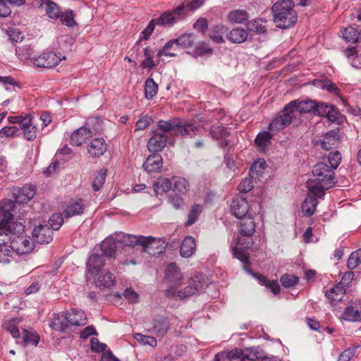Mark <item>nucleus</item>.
<instances>
[{
  "mask_svg": "<svg viewBox=\"0 0 361 361\" xmlns=\"http://www.w3.org/2000/svg\"><path fill=\"white\" fill-rule=\"evenodd\" d=\"M295 4L292 0H280L272 6L274 22L276 27L288 29L293 26L298 20Z\"/></svg>",
  "mask_w": 361,
  "mask_h": 361,
  "instance_id": "3",
  "label": "nucleus"
},
{
  "mask_svg": "<svg viewBox=\"0 0 361 361\" xmlns=\"http://www.w3.org/2000/svg\"><path fill=\"white\" fill-rule=\"evenodd\" d=\"M15 204L9 200H4L0 202V221L5 222V231L7 235L11 238L16 235H23L25 230V226L22 223L11 221L13 214L11 211L13 210Z\"/></svg>",
  "mask_w": 361,
  "mask_h": 361,
  "instance_id": "4",
  "label": "nucleus"
},
{
  "mask_svg": "<svg viewBox=\"0 0 361 361\" xmlns=\"http://www.w3.org/2000/svg\"><path fill=\"white\" fill-rule=\"evenodd\" d=\"M227 18L233 23H243L249 18L248 13L245 10L237 9L228 13Z\"/></svg>",
  "mask_w": 361,
  "mask_h": 361,
  "instance_id": "37",
  "label": "nucleus"
},
{
  "mask_svg": "<svg viewBox=\"0 0 361 361\" xmlns=\"http://www.w3.org/2000/svg\"><path fill=\"white\" fill-rule=\"evenodd\" d=\"M314 196V195L313 196H307L302 204V212L307 216H310L314 214L318 203L317 200Z\"/></svg>",
  "mask_w": 361,
  "mask_h": 361,
  "instance_id": "38",
  "label": "nucleus"
},
{
  "mask_svg": "<svg viewBox=\"0 0 361 361\" xmlns=\"http://www.w3.org/2000/svg\"><path fill=\"white\" fill-rule=\"evenodd\" d=\"M345 290L341 283H338L335 287L326 292V296L331 301H339L345 294Z\"/></svg>",
  "mask_w": 361,
  "mask_h": 361,
  "instance_id": "39",
  "label": "nucleus"
},
{
  "mask_svg": "<svg viewBox=\"0 0 361 361\" xmlns=\"http://www.w3.org/2000/svg\"><path fill=\"white\" fill-rule=\"evenodd\" d=\"M176 45L183 49L191 47L195 42V36L190 33H186L175 39Z\"/></svg>",
  "mask_w": 361,
  "mask_h": 361,
  "instance_id": "41",
  "label": "nucleus"
},
{
  "mask_svg": "<svg viewBox=\"0 0 361 361\" xmlns=\"http://www.w3.org/2000/svg\"><path fill=\"white\" fill-rule=\"evenodd\" d=\"M169 322L166 318L154 321L152 331L157 336L164 337L169 329Z\"/></svg>",
  "mask_w": 361,
  "mask_h": 361,
  "instance_id": "36",
  "label": "nucleus"
},
{
  "mask_svg": "<svg viewBox=\"0 0 361 361\" xmlns=\"http://www.w3.org/2000/svg\"><path fill=\"white\" fill-rule=\"evenodd\" d=\"M312 173L315 178L307 181V188L312 195L322 198L325 194L324 190L335 184L334 172L326 164L319 162L314 166Z\"/></svg>",
  "mask_w": 361,
  "mask_h": 361,
  "instance_id": "1",
  "label": "nucleus"
},
{
  "mask_svg": "<svg viewBox=\"0 0 361 361\" xmlns=\"http://www.w3.org/2000/svg\"><path fill=\"white\" fill-rule=\"evenodd\" d=\"M10 247L17 255H25L30 252L34 247L30 237L16 235L11 238Z\"/></svg>",
  "mask_w": 361,
  "mask_h": 361,
  "instance_id": "10",
  "label": "nucleus"
},
{
  "mask_svg": "<svg viewBox=\"0 0 361 361\" xmlns=\"http://www.w3.org/2000/svg\"><path fill=\"white\" fill-rule=\"evenodd\" d=\"M158 85L152 78H147L145 81V92L147 99H152L157 93Z\"/></svg>",
  "mask_w": 361,
  "mask_h": 361,
  "instance_id": "43",
  "label": "nucleus"
},
{
  "mask_svg": "<svg viewBox=\"0 0 361 361\" xmlns=\"http://www.w3.org/2000/svg\"><path fill=\"white\" fill-rule=\"evenodd\" d=\"M185 13V6H180L171 12H165L157 19L154 20L157 25H171L179 20Z\"/></svg>",
  "mask_w": 361,
  "mask_h": 361,
  "instance_id": "13",
  "label": "nucleus"
},
{
  "mask_svg": "<svg viewBox=\"0 0 361 361\" xmlns=\"http://www.w3.org/2000/svg\"><path fill=\"white\" fill-rule=\"evenodd\" d=\"M171 180L173 190L174 191L182 195H185L189 191L190 184L186 178L180 176H173Z\"/></svg>",
  "mask_w": 361,
  "mask_h": 361,
  "instance_id": "33",
  "label": "nucleus"
},
{
  "mask_svg": "<svg viewBox=\"0 0 361 361\" xmlns=\"http://www.w3.org/2000/svg\"><path fill=\"white\" fill-rule=\"evenodd\" d=\"M145 238L154 240V243L147 245L146 247H142L144 252H148L150 255H156L161 253L165 249L164 241L161 238H155L152 236H145Z\"/></svg>",
  "mask_w": 361,
  "mask_h": 361,
  "instance_id": "35",
  "label": "nucleus"
},
{
  "mask_svg": "<svg viewBox=\"0 0 361 361\" xmlns=\"http://www.w3.org/2000/svg\"><path fill=\"white\" fill-rule=\"evenodd\" d=\"M356 350V347L348 348L347 350L341 353L337 361H350V359L354 356Z\"/></svg>",
  "mask_w": 361,
  "mask_h": 361,
  "instance_id": "64",
  "label": "nucleus"
},
{
  "mask_svg": "<svg viewBox=\"0 0 361 361\" xmlns=\"http://www.w3.org/2000/svg\"><path fill=\"white\" fill-rule=\"evenodd\" d=\"M92 135V131L86 127H80L75 130L71 136V144L80 146L86 142Z\"/></svg>",
  "mask_w": 361,
  "mask_h": 361,
  "instance_id": "23",
  "label": "nucleus"
},
{
  "mask_svg": "<svg viewBox=\"0 0 361 361\" xmlns=\"http://www.w3.org/2000/svg\"><path fill=\"white\" fill-rule=\"evenodd\" d=\"M61 58L54 52H46L33 59V64L39 68H50L59 64Z\"/></svg>",
  "mask_w": 361,
  "mask_h": 361,
  "instance_id": "12",
  "label": "nucleus"
},
{
  "mask_svg": "<svg viewBox=\"0 0 361 361\" xmlns=\"http://www.w3.org/2000/svg\"><path fill=\"white\" fill-rule=\"evenodd\" d=\"M202 212V207L200 204H194L191 207L188 215V220L185 222V225L189 226L193 224L197 219L199 215Z\"/></svg>",
  "mask_w": 361,
  "mask_h": 361,
  "instance_id": "45",
  "label": "nucleus"
},
{
  "mask_svg": "<svg viewBox=\"0 0 361 361\" xmlns=\"http://www.w3.org/2000/svg\"><path fill=\"white\" fill-rule=\"evenodd\" d=\"M196 250V242L193 237L186 236L180 246V254L183 257H191Z\"/></svg>",
  "mask_w": 361,
  "mask_h": 361,
  "instance_id": "29",
  "label": "nucleus"
},
{
  "mask_svg": "<svg viewBox=\"0 0 361 361\" xmlns=\"http://www.w3.org/2000/svg\"><path fill=\"white\" fill-rule=\"evenodd\" d=\"M153 188L157 195H161L172 188V180L160 177L153 184Z\"/></svg>",
  "mask_w": 361,
  "mask_h": 361,
  "instance_id": "34",
  "label": "nucleus"
},
{
  "mask_svg": "<svg viewBox=\"0 0 361 361\" xmlns=\"http://www.w3.org/2000/svg\"><path fill=\"white\" fill-rule=\"evenodd\" d=\"M292 104H288L283 109L282 114L276 117L269 126L271 131H278L288 126L293 118V115L290 110Z\"/></svg>",
  "mask_w": 361,
  "mask_h": 361,
  "instance_id": "11",
  "label": "nucleus"
},
{
  "mask_svg": "<svg viewBox=\"0 0 361 361\" xmlns=\"http://www.w3.org/2000/svg\"><path fill=\"white\" fill-rule=\"evenodd\" d=\"M21 322V319L19 318H14L12 319H9L8 321H6L3 326L4 328L9 332L11 336L15 338H18L20 337V334L19 331V329L17 327V325L19 324Z\"/></svg>",
  "mask_w": 361,
  "mask_h": 361,
  "instance_id": "40",
  "label": "nucleus"
},
{
  "mask_svg": "<svg viewBox=\"0 0 361 361\" xmlns=\"http://www.w3.org/2000/svg\"><path fill=\"white\" fill-rule=\"evenodd\" d=\"M23 338L25 345L33 344L35 346L38 344L39 341V337L35 332L29 331L27 330L23 331Z\"/></svg>",
  "mask_w": 361,
  "mask_h": 361,
  "instance_id": "50",
  "label": "nucleus"
},
{
  "mask_svg": "<svg viewBox=\"0 0 361 361\" xmlns=\"http://www.w3.org/2000/svg\"><path fill=\"white\" fill-rule=\"evenodd\" d=\"M167 137L164 133H154L147 142V148L151 152H159L164 148Z\"/></svg>",
  "mask_w": 361,
  "mask_h": 361,
  "instance_id": "24",
  "label": "nucleus"
},
{
  "mask_svg": "<svg viewBox=\"0 0 361 361\" xmlns=\"http://www.w3.org/2000/svg\"><path fill=\"white\" fill-rule=\"evenodd\" d=\"M107 175V170L102 169L98 174L95 176L92 182V188L94 190L98 191L103 185Z\"/></svg>",
  "mask_w": 361,
  "mask_h": 361,
  "instance_id": "47",
  "label": "nucleus"
},
{
  "mask_svg": "<svg viewBox=\"0 0 361 361\" xmlns=\"http://www.w3.org/2000/svg\"><path fill=\"white\" fill-rule=\"evenodd\" d=\"M341 161V155L338 151L330 152L328 156V163L329 167L334 171L336 169Z\"/></svg>",
  "mask_w": 361,
  "mask_h": 361,
  "instance_id": "55",
  "label": "nucleus"
},
{
  "mask_svg": "<svg viewBox=\"0 0 361 361\" xmlns=\"http://www.w3.org/2000/svg\"><path fill=\"white\" fill-rule=\"evenodd\" d=\"M93 275L96 277L94 279L96 286L100 288H109L115 283V277L109 271H101Z\"/></svg>",
  "mask_w": 361,
  "mask_h": 361,
  "instance_id": "25",
  "label": "nucleus"
},
{
  "mask_svg": "<svg viewBox=\"0 0 361 361\" xmlns=\"http://www.w3.org/2000/svg\"><path fill=\"white\" fill-rule=\"evenodd\" d=\"M211 135L213 137L222 140L220 143L221 147L228 145L231 142L229 139L230 134L224 126H218L212 127Z\"/></svg>",
  "mask_w": 361,
  "mask_h": 361,
  "instance_id": "30",
  "label": "nucleus"
},
{
  "mask_svg": "<svg viewBox=\"0 0 361 361\" xmlns=\"http://www.w3.org/2000/svg\"><path fill=\"white\" fill-rule=\"evenodd\" d=\"M63 214L56 213L52 214L50 217L49 223L52 230H58L63 223Z\"/></svg>",
  "mask_w": 361,
  "mask_h": 361,
  "instance_id": "56",
  "label": "nucleus"
},
{
  "mask_svg": "<svg viewBox=\"0 0 361 361\" xmlns=\"http://www.w3.org/2000/svg\"><path fill=\"white\" fill-rule=\"evenodd\" d=\"M289 104H292L290 110L294 117L296 116L297 112L314 113L317 107V103L312 100H303L300 102L292 101Z\"/></svg>",
  "mask_w": 361,
  "mask_h": 361,
  "instance_id": "21",
  "label": "nucleus"
},
{
  "mask_svg": "<svg viewBox=\"0 0 361 361\" xmlns=\"http://www.w3.org/2000/svg\"><path fill=\"white\" fill-rule=\"evenodd\" d=\"M345 56L350 61V64L355 68H358V64L354 63L355 60L360 61V57L355 47L348 48L344 51Z\"/></svg>",
  "mask_w": 361,
  "mask_h": 361,
  "instance_id": "58",
  "label": "nucleus"
},
{
  "mask_svg": "<svg viewBox=\"0 0 361 361\" xmlns=\"http://www.w3.org/2000/svg\"><path fill=\"white\" fill-rule=\"evenodd\" d=\"M19 132V128L16 126H7L0 130V137H11Z\"/></svg>",
  "mask_w": 361,
  "mask_h": 361,
  "instance_id": "60",
  "label": "nucleus"
},
{
  "mask_svg": "<svg viewBox=\"0 0 361 361\" xmlns=\"http://www.w3.org/2000/svg\"><path fill=\"white\" fill-rule=\"evenodd\" d=\"M123 296L129 302L135 303L138 302L139 295L131 288H128L125 290Z\"/></svg>",
  "mask_w": 361,
  "mask_h": 361,
  "instance_id": "63",
  "label": "nucleus"
},
{
  "mask_svg": "<svg viewBox=\"0 0 361 361\" xmlns=\"http://www.w3.org/2000/svg\"><path fill=\"white\" fill-rule=\"evenodd\" d=\"M117 250L116 240L112 237L105 238L100 245L95 247L87 262L88 272L93 275L102 271L106 259L115 257Z\"/></svg>",
  "mask_w": 361,
  "mask_h": 361,
  "instance_id": "2",
  "label": "nucleus"
},
{
  "mask_svg": "<svg viewBox=\"0 0 361 361\" xmlns=\"http://www.w3.org/2000/svg\"><path fill=\"white\" fill-rule=\"evenodd\" d=\"M166 279L169 283H171L168 293L171 295H174L176 293L177 288L182 286V274L178 267L173 263L169 264L166 270Z\"/></svg>",
  "mask_w": 361,
  "mask_h": 361,
  "instance_id": "9",
  "label": "nucleus"
},
{
  "mask_svg": "<svg viewBox=\"0 0 361 361\" xmlns=\"http://www.w3.org/2000/svg\"><path fill=\"white\" fill-rule=\"evenodd\" d=\"M340 142L339 130H333L327 132L321 142L322 149L329 150L333 147H336Z\"/></svg>",
  "mask_w": 361,
  "mask_h": 361,
  "instance_id": "26",
  "label": "nucleus"
},
{
  "mask_svg": "<svg viewBox=\"0 0 361 361\" xmlns=\"http://www.w3.org/2000/svg\"><path fill=\"white\" fill-rule=\"evenodd\" d=\"M253 188L252 180L250 178H245L239 184L238 188L240 192H247Z\"/></svg>",
  "mask_w": 361,
  "mask_h": 361,
  "instance_id": "62",
  "label": "nucleus"
},
{
  "mask_svg": "<svg viewBox=\"0 0 361 361\" xmlns=\"http://www.w3.org/2000/svg\"><path fill=\"white\" fill-rule=\"evenodd\" d=\"M231 211L232 214L238 219H241L248 214H251L248 212L249 204L246 199L241 197L233 199L231 203Z\"/></svg>",
  "mask_w": 361,
  "mask_h": 361,
  "instance_id": "14",
  "label": "nucleus"
},
{
  "mask_svg": "<svg viewBox=\"0 0 361 361\" xmlns=\"http://www.w3.org/2000/svg\"><path fill=\"white\" fill-rule=\"evenodd\" d=\"M271 135L269 132L259 133L255 138V143L257 145L264 147L270 142Z\"/></svg>",
  "mask_w": 361,
  "mask_h": 361,
  "instance_id": "57",
  "label": "nucleus"
},
{
  "mask_svg": "<svg viewBox=\"0 0 361 361\" xmlns=\"http://www.w3.org/2000/svg\"><path fill=\"white\" fill-rule=\"evenodd\" d=\"M35 194L36 188L32 185H25L22 188H15L13 191L16 202L20 204L27 203Z\"/></svg>",
  "mask_w": 361,
  "mask_h": 361,
  "instance_id": "15",
  "label": "nucleus"
},
{
  "mask_svg": "<svg viewBox=\"0 0 361 361\" xmlns=\"http://www.w3.org/2000/svg\"><path fill=\"white\" fill-rule=\"evenodd\" d=\"M153 54V51L149 48H145L144 49L145 59L141 63L142 68H153L156 67V63L152 59Z\"/></svg>",
  "mask_w": 361,
  "mask_h": 361,
  "instance_id": "48",
  "label": "nucleus"
},
{
  "mask_svg": "<svg viewBox=\"0 0 361 361\" xmlns=\"http://www.w3.org/2000/svg\"><path fill=\"white\" fill-rule=\"evenodd\" d=\"M360 317V312L353 307H346L343 314V318L348 321H357Z\"/></svg>",
  "mask_w": 361,
  "mask_h": 361,
  "instance_id": "52",
  "label": "nucleus"
},
{
  "mask_svg": "<svg viewBox=\"0 0 361 361\" xmlns=\"http://www.w3.org/2000/svg\"><path fill=\"white\" fill-rule=\"evenodd\" d=\"M228 28L222 24H218L212 27L209 32L210 39L216 43L224 42V35L227 32Z\"/></svg>",
  "mask_w": 361,
  "mask_h": 361,
  "instance_id": "31",
  "label": "nucleus"
},
{
  "mask_svg": "<svg viewBox=\"0 0 361 361\" xmlns=\"http://www.w3.org/2000/svg\"><path fill=\"white\" fill-rule=\"evenodd\" d=\"M88 152L92 157L102 156L107 149L105 140L102 138H95L88 145Z\"/></svg>",
  "mask_w": 361,
  "mask_h": 361,
  "instance_id": "28",
  "label": "nucleus"
},
{
  "mask_svg": "<svg viewBox=\"0 0 361 361\" xmlns=\"http://www.w3.org/2000/svg\"><path fill=\"white\" fill-rule=\"evenodd\" d=\"M59 315L54 317L51 326L57 331H64L68 327V324L71 326H84L87 324V317L82 310L72 309L68 311L66 317L61 319Z\"/></svg>",
  "mask_w": 361,
  "mask_h": 361,
  "instance_id": "5",
  "label": "nucleus"
},
{
  "mask_svg": "<svg viewBox=\"0 0 361 361\" xmlns=\"http://www.w3.org/2000/svg\"><path fill=\"white\" fill-rule=\"evenodd\" d=\"M226 358L229 361H247L248 357L244 354L240 349H234L228 353H221L215 355L214 361H221V359Z\"/></svg>",
  "mask_w": 361,
  "mask_h": 361,
  "instance_id": "27",
  "label": "nucleus"
},
{
  "mask_svg": "<svg viewBox=\"0 0 361 361\" xmlns=\"http://www.w3.org/2000/svg\"><path fill=\"white\" fill-rule=\"evenodd\" d=\"M162 166V157L156 153L149 155L142 164L143 169L149 173L159 172Z\"/></svg>",
  "mask_w": 361,
  "mask_h": 361,
  "instance_id": "19",
  "label": "nucleus"
},
{
  "mask_svg": "<svg viewBox=\"0 0 361 361\" xmlns=\"http://www.w3.org/2000/svg\"><path fill=\"white\" fill-rule=\"evenodd\" d=\"M133 338L142 345H149L151 347H156L157 345V339L151 336L143 335L140 333L133 334Z\"/></svg>",
  "mask_w": 361,
  "mask_h": 361,
  "instance_id": "42",
  "label": "nucleus"
},
{
  "mask_svg": "<svg viewBox=\"0 0 361 361\" xmlns=\"http://www.w3.org/2000/svg\"><path fill=\"white\" fill-rule=\"evenodd\" d=\"M59 18L63 25L68 27H73L76 25V22L74 20V15L72 10H68L64 13H61Z\"/></svg>",
  "mask_w": 361,
  "mask_h": 361,
  "instance_id": "51",
  "label": "nucleus"
},
{
  "mask_svg": "<svg viewBox=\"0 0 361 361\" xmlns=\"http://www.w3.org/2000/svg\"><path fill=\"white\" fill-rule=\"evenodd\" d=\"M85 209V204L81 199H72L66 205L63 209V216L70 218L81 214Z\"/></svg>",
  "mask_w": 361,
  "mask_h": 361,
  "instance_id": "20",
  "label": "nucleus"
},
{
  "mask_svg": "<svg viewBox=\"0 0 361 361\" xmlns=\"http://www.w3.org/2000/svg\"><path fill=\"white\" fill-rule=\"evenodd\" d=\"M7 33L9 38L13 42H19L24 38L23 32L13 27L9 28Z\"/></svg>",
  "mask_w": 361,
  "mask_h": 361,
  "instance_id": "61",
  "label": "nucleus"
},
{
  "mask_svg": "<svg viewBox=\"0 0 361 361\" xmlns=\"http://www.w3.org/2000/svg\"><path fill=\"white\" fill-rule=\"evenodd\" d=\"M117 240L126 246L141 245L142 247H146L147 245L154 242V240L145 238V236L131 234H123L122 237Z\"/></svg>",
  "mask_w": 361,
  "mask_h": 361,
  "instance_id": "16",
  "label": "nucleus"
},
{
  "mask_svg": "<svg viewBox=\"0 0 361 361\" xmlns=\"http://www.w3.org/2000/svg\"><path fill=\"white\" fill-rule=\"evenodd\" d=\"M244 249L245 248L237 243L236 247H232V253L235 258L245 263L248 261V256Z\"/></svg>",
  "mask_w": 361,
  "mask_h": 361,
  "instance_id": "54",
  "label": "nucleus"
},
{
  "mask_svg": "<svg viewBox=\"0 0 361 361\" xmlns=\"http://www.w3.org/2000/svg\"><path fill=\"white\" fill-rule=\"evenodd\" d=\"M20 128L27 140L32 141L36 138L37 128L34 125L33 117L31 114L24 116V121H22Z\"/></svg>",
  "mask_w": 361,
  "mask_h": 361,
  "instance_id": "18",
  "label": "nucleus"
},
{
  "mask_svg": "<svg viewBox=\"0 0 361 361\" xmlns=\"http://www.w3.org/2000/svg\"><path fill=\"white\" fill-rule=\"evenodd\" d=\"M280 281L283 287L290 288L298 283L299 279L295 275L285 274L281 277Z\"/></svg>",
  "mask_w": 361,
  "mask_h": 361,
  "instance_id": "53",
  "label": "nucleus"
},
{
  "mask_svg": "<svg viewBox=\"0 0 361 361\" xmlns=\"http://www.w3.org/2000/svg\"><path fill=\"white\" fill-rule=\"evenodd\" d=\"M237 242L245 248H250L253 245L252 235L255 231V222L252 214L240 219Z\"/></svg>",
  "mask_w": 361,
  "mask_h": 361,
  "instance_id": "6",
  "label": "nucleus"
},
{
  "mask_svg": "<svg viewBox=\"0 0 361 361\" xmlns=\"http://www.w3.org/2000/svg\"><path fill=\"white\" fill-rule=\"evenodd\" d=\"M343 37L345 39V41L351 43H355L358 40L360 32L358 31L353 27H348L345 28L343 32Z\"/></svg>",
  "mask_w": 361,
  "mask_h": 361,
  "instance_id": "46",
  "label": "nucleus"
},
{
  "mask_svg": "<svg viewBox=\"0 0 361 361\" xmlns=\"http://www.w3.org/2000/svg\"><path fill=\"white\" fill-rule=\"evenodd\" d=\"M247 32L240 27H236L231 30L226 35L227 39L233 43H243L247 38Z\"/></svg>",
  "mask_w": 361,
  "mask_h": 361,
  "instance_id": "32",
  "label": "nucleus"
},
{
  "mask_svg": "<svg viewBox=\"0 0 361 361\" xmlns=\"http://www.w3.org/2000/svg\"><path fill=\"white\" fill-rule=\"evenodd\" d=\"M361 263V249H358L350 255L347 266L350 269H355Z\"/></svg>",
  "mask_w": 361,
  "mask_h": 361,
  "instance_id": "49",
  "label": "nucleus"
},
{
  "mask_svg": "<svg viewBox=\"0 0 361 361\" xmlns=\"http://www.w3.org/2000/svg\"><path fill=\"white\" fill-rule=\"evenodd\" d=\"M158 128L162 133H169L174 135H188L192 137L196 135L198 128L191 123L181 125L174 120H161L157 123Z\"/></svg>",
  "mask_w": 361,
  "mask_h": 361,
  "instance_id": "7",
  "label": "nucleus"
},
{
  "mask_svg": "<svg viewBox=\"0 0 361 361\" xmlns=\"http://www.w3.org/2000/svg\"><path fill=\"white\" fill-rule=\"evenodd\" d=\"M247 27L252 32H263L265 29L259 20H250L247 24Z\"/></svg>",
  "mask_w": 361,
  "mask_h": 361,
  "instance_id": "59",
  "label": "nucleus"
},
{
  "mask_svg": "<svg viewBox=\"0 0 361 361\" xmlns=\"http://www.w3.org/2000/svg\"><path fill=\"white\" fill-rule=\"evenodd\" d=\"M13 250L10 245H3L0 247V263L8 264L13 260Z\"/></svg>",
  "mask_w": 361,
  "mask_h": 361,
  "instance_id": "44",
  "label": "nucleus"
},
{
  "mask_svg": "<svg viewBox=\"0 0 361 361\" xmlns=\"http://www.w3.org/2000/svg\"><path fill=\"white\" fill-rule=\"evenodd\" d=\"M33 238L39 244H47L53 239V230L47 225H39L34 228Z\"/></svg>",
  "mask_w": 361,
  "mask_h": 361,
  "instance_id": "17",
  "label": "nucleus"
},
{
  "mask_svg": "<svg viewBox=\"0 0 361 361\" xmlns=\"http://www.w3.org/2000/svg\"><path fill=\"white\" fill-rule=\"evenodd\" d=\"M202 276L200 274H195L194 276L188 279L185 282H182L183 288L177 289V295L180 299H184L195 295L203 287Z\"/></svg>",
  "mask_w": 361,
  "mask_h": 361,
  "instance_id": "8",
  "label": "nucleus"
},
{
  "mask_svg": "<svg viewBox=\"0 0 361 361\" xmlns=\"http://www.w3.org/2000/svg\"><path fill=\"white\" fill-rule=\"evenodd\" d=\"M39 8L44 10L49 18L58 19L61 14L59 6L51 0H37Z\"/></svg>",
  "mask_w": 361,
  "mask_h": 361,
  "instance_id": "22",
  "label": "nucleus"
}]
</instances>
